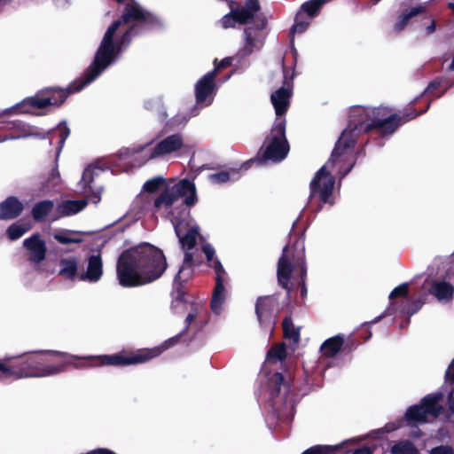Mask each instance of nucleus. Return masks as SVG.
<instances>
[{
    "mask_svg": "<svg viewBox=\"0 0 454 454\" xmlns=\"http://www.w3.org/2000/svg\"><path fill=\"white\" fill-rule=\"evenodd\" d=\"M429 454H454V450L448 445H440L433 448Z\"/></svg>",
    "mask_w": 454,
    "mask_h": 454,
    "instance_id": "nucleus-40",
    "label": "nucleus"
},
{
    "mask_svg": "<svg viewBox=\"0 0 454 454\" xmlns=\"http://www.w3.org/2000/svg\"><path fill=\"white\" fill-rule=\"evenodd\" d=\"M294 251L291 252V247L286 246L283 248L282 256L278 263V280L279 285L290 292L295 284L301 286V296L307 294V287L304 278L307 274L304 254V238L299 237L293 246Z\"/></svg>",
    "mask_w": 454,
    "mask_h": 454,
    "instance_id": "nucleus-7",
    "label": "nucleus"
},
{
    "mask_svg": "<svg viewBox=\"0 0 454 454\" xmlns=\"http://www.w3.org/2000/svg\"><path fill=\"white\" fill-rule=\"evenodd\" d=\"M429 106L430 103L423 111H411L402 116L389 114L385 107H351L347 129L342 131L336 142L328 161L315 174L309 184L308 206L312 207L317 203L318 206L316 211L318 212L325 204H334L333 192L335 177L342 179L353 168L356 160L354 147L362 134L374 129L381 137L390 136L401 123L422 114Z\"/></svg>",
    "mask_w": 454,
    "mask_h": 454,
    "instance_id": "nucleus-1",
    "label": "nucleus"
},
{
    "mask_svg": "<svg viewBox=\"0 0 454 454\" xmlns=\"http://www.w3.org/2000/svg\"><path fill=\"white\" fill-rule=\"evenodd\" d=\"M417 98H414V100L411 102L412 104L416 103Z\"/></svg>",
    "mask_w": 454,
    "mask_h": 454,
    "instance_id": "nucleus-56",
    "label": "nucleus"
},
{
    "mask_svg": "<svg viewBox=\"0 0 454 454\" xmlns=\"http://www.w3.org/2000/svg\"><path fill=\"white\" fill-rule=\"evenodd\" d=\"M103 274V262L99 253L91 254L88 258V266L84 273L79 276V279L82 281H87L90 283L98 282Z\"/></svg>",
    "mask_w": 454,
    "mask_h": 454,
    "instance_id": "nucleus-24",
    "label": "nucleus"
},
{
    "mask_svg": "<svg viewBox=\"0 0 454 454\" xmlns=\"http://www.w3.org/2000/svg\"><path fill=\"white\" fill-rule=\"evenodd\" d=\"M391 454H421L417 447L409 440L395 442L390 449Z\"/></svg>",
    "mask_w": 454,
    "mask_h": 454,
    "instance_id": "nucleus-34",
    "label": "nucleus"
},
{
    "mask_svg": "<svg viewBox=\"0 0 454 454\" xmlns=\"http://www.w3.org/2000/svg\"><path fill=\"white\" fill-rule=\"evenodd\" d=\"M165 182V179L162 176H155L147 180L144 184V190L153 192L159 189V187Z\"/></svg>",
    "mask_w": 454,
    "mask_h": 454,
    "instance_id": "nucleus-38",
    "label": "nucleus"
},
{
    "mask_svg": "<svg viewBox=\"0 0 454 454\" xmlns=\"http://www.w3.org/2000/svg\"><path fill=\"white\" fill-rule=\"evenodd\" d=\"M286 118L275 121L270 135L264 141L263 157L274 162L283 160L289 153V144L286 137Z\"/></svg>",
    "mask_w": 454,
    "mask_h": 454,
    "instance_id": "nucleus-12",
    "label": "nucleus"
},
{
    "mask_svg": "<svg viewBox=\"0 0 454 454\" xmlns=\"http://www.w3.org/2000/svg\"><path fill=\"white\" fill-rule=\"evenodd\" d=\"M231 12L225 14L220 20L223 28L234 27L237 23L246 24L253 20L260 9L257 0H247L246 4H236L230 2Z\"/></svg>",
    "mask_w": 454,
    "mask_h": 454,
    "instance_id": "nucleus-15",
    "label": "nucleus"
},
{
    "mask_svg": "<svg viewBox=\"0 0 454 454\" xmlns=\"http://www.w3.org/2000/svg\"><path fill=\"white\" fill-rule=\"evenodd\" d=\"M408 284L403 283L394 288V290L389 294V299L393 300L396 297L406 296L408 294Z\"/></svg>",
    "mask_w": 454,
    "mask_h": 454,
    "instance_id": "nucleus-39",
    "label": "nucleus"
},
{
    "mask_svg": "<svg viewBox=\"0 0 454 454\" xmlns=\"http://www.w3.org/2000/svg\"><path fill=\"white\" fill-rule=\"evenodd\" d=\"M292 94V89L286 87H281L271 94L270 101L275 109V121H278L279 118H285V114L290 106Z\"/></svg>",
    "mask_w": 454,
    "mask_h": 454,
    "instance_id": "nucleus-21",
    "label": "nucleus"
},
{
    "mask_svg": "<svg viewBox=\"0 0 454 454\" xmlns=\"http://www.w3.org/2000/svg\"><path fill=\"white\" fill-rule=\"evenodd\" d=\"M445 380L454 384V359L445 372Z\"/></svg>",
    "mask_w": 454,
    "mask_h": 454,
    "instance_id": "nucleus-43",
    "label": "nucleus"
},
{
    "mask_svg": "<svg viewBox=\"0 0 454 454\" xmlns=\"http://www.w3.org/2000/svg\"><path fill=\"white\" fill-rule=\"evenodd\" d=\"M217 69L204 74L195 84V98L196 106L191 110V116H196L199 114L200 109L210 106L217 91V86L215 82V78L217 73Z\"/></svg>",
    "mask_w": 454,
    "mask_h": 454,
    "instance_id": "nucleus-14",
    "label": "nucleus"
},
{
    "mask_svg": "<svg viewBox=\"0 0 454 454\" xmlns=\"http://www.w3.org/2000/svg\"><path fill=\"white\" fill-rule=\"evenodd\" d=\"M447 406L450 411V416L454 417V388L448 395Z\"/></svg>",
    "mask_w": 454,
    "mask_h": 454,
    "instance_id": "nucleus-44",
    "label": "nucleus"
},
{
    "mask_svg": "<svg viewBox=\"0 0 454 454\" xmlns=\"http://www.w3.org/2000/svg\"><path fill=\"white\" fill-rule=\"evenodd\" d=\"M184 197V203L192 207L198 201L196 187L193 182L184 178L167 186L153 201V212L170 219L176 237L184 250L192 249L199 235V226L188 217L178 219L172 215V206Z\"/></svg>",
    "mask_w": 454,
    "mask_h": 454,
    "instance_id": "nucleus-5",
    "label": "nucleus"
},
{
    "mask_svg": "<svg viewBox=\"0 0 454 454\" xmlns=\"http://www.w3.org/2000/svg\"><path fill=\"white\" fill-rule=\"evenodd\" d=\"M68 355L58 351H38L30 356L19 368L8 366L0 359V380L14 376L16 378L48 377L59 373L68 364L64 360Z\"/></svg>",
    "mask_w": 454,
    "mask_h": 454,
    "instance_id": "nucleus-6",
    "label": "nucleus"
},
{
    "mask_svg": "<svg viewBox=\"0 0 454 454\" xmlns=\"http://www.w3.org/2000/svg\"><path fill=\"white\" fill-rule=\"evenodd\" d=\"M145 106L147 108H153V106H151V102L150 101L145 102Z\"/></svg>",
    "mask_w": 454,
    "mask_h": 454,
    "instance_id": "nucleus-54",
    "label": "nucleus"
},
{
    "mask_svg": "<svg viewBox=\"0 0 454 454\" xmlns=\"http://www.w3.org/2000/svg\"><path fill=\"white\" fill-rule=\"evenodd\" d=\"M55 1L58 3H60V4H65L67 2V0H55Z\"/></svg>",
    "mask_w": 454,
    "mask_h": 454,
    "instance_id": "nucleus-55",
    "label": "nucleus"
},
{
    "mask_svg": "<svg viewBox=\"0 0 454 454\" xmlns=\"http://www.w3.org/2000/svg\"><path fill=\"white\" fill-rule=\"evenodd\" d=\"M7 140H12L10 136H0V143L7 141Z\"/></svg>",
    "mask_w": 454,
    "mask_h": 454,
    "instance_id": "nucleus-51",
    "label": "nucleus"
},
{
    "mask_svg": "<svg viewBox=\"0 0 454 454\" xmlns=\"http://www.w3.org/2000/svg\"><path fill=\"white\" fill-rule=\"evenodd\" d=\"M174 342L175 339H170L165 341V343L160 347H156L153 349L141 350L138 353L130 356L114 354L98 356H88L87 358L98 361V365L125 366L129 364H137L158 356L163 350H166L171 347Z\"/></svg>",
    "mask_w": 454,
    "mask_h": 454,
    "instance_id": "nucleus-13",
    "label": "nucleus"
},
{
    "mask_svg": "<svg viewBox=\"0 0 454 454\" xmlns=\"http://www.w3.org/2000/svg\"><path fill=\"white\" fill-rule=\"evenodd\" d=\"M311 22V18L305 15L302 12H298L296 14L294 24L291 28V34L304 32Z\"/></svg>",
    "mask_w": 454,
    "mask_h": 454,
    "instance_id": "nucleus-37",
    "label": "nucleus"
},
{
    "mask_svg": "<svg viewBox=\"0 0 454 454\" xmlns=\"http://www.w3.org/2000/svg\"><path fill=\"white\" fill-rule=\"evenodd\" d=\"M380 0H370L367 4H366V7H371L372 5H375L377 4Z\"/></svg>",
    "mask_w": 454,
    "mask_h": 454,
    "instance_id": "nucleus-50",
    "label": "nucleus"
},
{
    "mask_svg": "<svg viewBox=\"0 0 454 454\" xmlns=\"http://www.w3.org/2000/svg\"><path fill=\"white\" fill-rule=\"evenodd\" d=\"M436 29V27H435V22L434 20H432L430 25H428L427 27H426V33L427 35H431L433 34Z\"/></svg>",
    "mask_w": 454,
    "mask_h": 454,
    "instance_id": "nucleus-48",
    "label": "nucleus"
},
{
    "mask_svg": "<svg viewBox=\"0 0 454 454\" xmlns=\"http://www.w3.org/2000/svg\"><path fill=\"white\" fill-rule=\"evenodd\" d=\"M104 169L99 166L98 162L89 165L83 171L82 179L78 183L79 188L84 193H90V200L94 204H98L101 200L103 188L101 186L93 187L92 183L94 178L98 176Z\"/></svg>",
    "mask_w": 454,
    "mask_h": 454,
    "instance_id": "nucleus-18",
    "label": "nucleus"
},
{
    "mask_svg": "<svg viewBox=\"0 0 454 454\" xmlns=\"http://www.w3.org/2000/svg\"><path fill=\"white\" fill-rule=\"evenodd\" d=\"M78 262L74 257L61 259L59 274L67 280H74L77 277Z\"/></svg>",
    "mask_w": 454,
    "mask_h": 454,
    "instance_id": "nucleus-28",
    "label": "nucleus"
},
{
    "mask_svg": "<svg viewBox=\"0 0 454 454\" xmlns=\"http://www.w3.org/2000/svg\"><path fill=\"white\" fill-rule=\"evenodd\" d=\"M425 9L426 8L423 5H419V6L412 7L409 10H404L400 14V16L398 17V19L394 26L395 30L397 32L402 31L406 27V25L408 24V22L410 21V20L411 18L424 12Z\"/></svg>",
    "mask_w": 454,
    "mask_h": 454,
    "instance_id": "nucleus-30",
    "label": "nucleus"
},
{
    "mask_svg": "<svg viewBox=\"0 0 454 454\" xmlns=\"http://www.w3.org/2000/svg\"><path fill=\"white\" fill-rule=\"evenodd\" d=\"M201 249L206 255L208 265L213 268L215 272V286L212 294L210 306L212 311L219 315L223 309V304L228 294L224 286V283L227 281V274L221 262L215 257V250L210 244H203Z\"/></svg>",
    "mask_w": 454,
    "mask_h": 454,
    "instance_id": "nucleus-11",
    "label": "nucleus"
},
{
    "mask_svg": "<svg viewBox=\"0 0 454 454\" xmlns=\"http://www.w3.org/2000/svg\"><path fill=\"white\" fill-rule=\"evenodd\" d=\"M423 303H424V301L421 300V299L413 301L411 303V305L409 306L406 313L409 314V315L415 314L416 312H418L421 309Z\"/></svg>",
    "mask_w": 454,
    "mask_h": 454,
    "instance_id": "nucleus-42",
    "label": "nucleus"
},
{
    "mask_svg": "<svg viewBox=\"0 0 454 454\" xmlns=\"http://www.w3.org/2000/svg\"><path fill=\"white\" fill-rule=\"evenodd\" d=\"M410 436L415 439H418L421 436V432L419 429L412 430L410 433Z\"/></svg>",
    "mask_w": 454,
    "mask_h": 454,
    "instance_id": "nucleus-49",
    "label": "nucleus"
},
{
    "mask_svg": "<svg viewBox=\"0 0 454 454\" xmlns=\"http://www.w3.org/2000/svg\"><path fill=\"white\" fill-rule=\"evenodd\" d=\"M75 232L69 230H59L53 233V238L60 244H78L82 242L79 238H74Z\"/></svg>",
    "mask_w": 454,
    "mask_h": 454,
    "instance_id": "nucleus-36",
    "label": "nucleus"
},
{
    "mask_svg": "<svg viewBox=\"0 0 454 454\" xmlns=\"http://www.w3.org/2000/svg\"><path fill=\"white\" fill-rule=\"evenodd\" d=\"M183 146L184 140L182 135L173 134L157 143L150 141L131 147L121 148L119 152V157L120 159L133 158L136 165L143 166L151 160L164 158L177 153Z\"/></svg>",
    "mask_w": 454,
    "mask_h": 454,
    "instance_id": "nucleus-8",
    "label": "nucleus"
},
{
    "mask_svg": "<svg viewBox=\"0 0 454 454\" xmlns=\"http://www.w3.org/2000/svg\"><path fill=\"white\" fill-rule=\"evenodd\" d=\"M374 451V448L370 446H363L361 448H357L353 451L352 454H372Z\"/></svg>",
    "mask_w": 454,
    "mask_h": 454,
    "instance_id": "nucleus-45",
    "label": "nucleus"
},
{
    "mask_svg": "<svg viewBox=\"0 0 454 454\" xmlns=\"http://www.w3.org/2000/svg\"><path fill=\"white\" fill-rule=\"evenodd\" d=\"M87 206V201L84 200H63L56 207L57 215L54 220L75 215L81 212Z\"/></svg>",
    "mask_w": 454,
    "mask_h": 454,
    "instance_id": "nucleus-27",
    "label": "nucleus"
},
{
    "mask_svg": "<svg viewBox=\"0 0 454 454\" xmlns=\"http://www.w3.org/2000/svg\"><path fill=\"white\" fill-rule=\"evenodd\" d=\"M443 82H444L443 80L441 78H437V79L432 81L431 82H429L427 87L425 89L423 94H428V93L434 91L441 85H442Z\"/></svg>",
    "mask_w": 454,
    "mask_h": 454,
    "instance_id": "nucleus-41",
    "label": "nucleus"
},
{
    "mask_svg": "<svg viewBox=\"0 0 454 454\" xmlns=\"http://www.w3.org/2000/svg\"><path fill=\"white\" fill-rule=\"evenodd\" d=\"M126 3L120 19L114 21L106 31L96 51L94 59L83 74L71 83L67 90L46 89L35 96L27 98L12 108L20 113H29L33 109H42L48 106H60L74 92L82 90L95 81L108 67L115 63L127 49L132 38L153 28L159 24L158 19L134 0H116Z\"/></svg>",
    "mask_w": 454,
    "mask_h": 454,
    "instance_id": "nucleus-2",
    "label": "nucleus"
},
{
    "mask_svg": "<svg viewBox=\"0 0 454 454\" xmlns=\"http://www.w3.org/2000/svg\"><path fill=\"white\" fill-rule=\"evenodd\" d=\"M23 209V203L18 198L10 196L0 203V219H15L22 213Z\"/></svg>",
    "mask_w": 454,
    "mask_h": 454,
    "instance_id": "nucleus-25",
    "label": "nucleus"
},
{
    "mask_svg": "<svg viewBox=\"0 0 454 454\" xmlns=\"http://www.w3.org/2000/svg\"><path fill=\"white\" fill-rule=\"evenodd\" d=\"M266 22L265 18L258 17L253 26L245 27L241 47L234 57L224 58L218 65H215V68L218 67L217 72L221 68L231 66L233 60H236L239 66L247 67L246 59L254 51H260L264 45Z\"/></svg>",
    "mask_w": 454,
    "mask_h": 454,
    "instance_id": "nucleus-9",
    "label": "nucleus"
},
{
    "mask_svg": "<svg viewBox=\"0 0 454 454\" xmlns=\"http://www.w3.org/2000/svg\"><path fill=\"white\" fill-rule=\"evenodd\" d=\"M286 356L285 344L276 345L268 351L262 366V372L265 374L266 383L258 394V402L264 403V408L269 412L266 422L270 429H272V425L270 422L271 418L282 420L286 416L283 410L290 413L294 406L291 387L284 381L282 373L275 372L270 375L272 367L282 364Z\"/></svg>",
    "mask_w": 454,
    "mask_h": 454,
    "instance_id": "nucleus-4",
    "label": "nucleus"
},
{
    "mask_svg": "<svg viewBox=\"0 0 454 454\" xmlns=\"http://www.w3.org/2000/svg\"><path fill=\"white\" fill-rule=\"evenodd\" d=\"M443 394L437 391L428 394L419 404L411 406L405 412L406 424L416 427L420 424L429 423L437 419L444 411L442 405Z\"/></svg>",
    "mask_w": 454,
    "mask_h": 454,
    "instance_id": "nucleus-10",
    "label": "nucleus"
},
{
    "mask_svg": "<svg viewBox=\"0 0 454 454\" xmlns=\"http://www.w3.org/2000/svg\"><path fill=\"white\" fill-rule=\"evenodd\" d=\"M11 125L10 129L12 130V133L10 135V137L12 140L34 137L41 139L49 138L50 145H52L53 140L59 137V126L56 129L49 130L47 133H43L41 132L38 128L30 126L21 120H14L11 122Z\"/></svg>",
    "mask_w": 454,
    "mask_h": 454,
    "instance_id": "nucleus-17",
    "label": "nucleus"
},
{
    "mask_svg": "<svg viewBox=\"0 0 454 454\" xmlns=\"http://www.w3.org/2000/svg\"><path fill=\"white\" fill-rule=\"evenodd\" d=\"M167 266L160 249L143 243L121 254L117 262V278L123 287L140 286L160 278Z\"/></svg>",
    "mask_w": 454,
    "mask_h": 454,
    "instance_id": "nucleus-3",
    "label": "nucleus"
},
{
    "mask_svg": "<svg viewBox=\"0 0 454 454\" xmlns=\"http://www.w3.org/2000/svg\"><path fill=\"white\" fill-rule=\"evenodd\" d=\"M171 308L176 314H182L187 312L184 320V328L182 333L188 330L192 325L198 326L200 322H202L205 315L204 305L201 302L187 301L184 295L180 294L173 299Z\"/></svg>",
    "mask_w": 454,
    "mask_h": 454,
    "instance_id": "nucleus-16",
    "label": "nucleus"
},
{
    "mask_svg": "<svg viewBox=\"0 0 454 454\" xmlns=\"http://www.w3.org/2000/svg\"><path fill=\"white\" fill-rule=\"evenodd\" d=\"M30 229V223L18 221L8 227L6 234L11 240H16L22 237Z\"/></svg>",
    "mask_w": 454,
    "mask_h": 454,
    "instance_id": "nucleus-35",
    "label": "nucleus"
},
{
    "mask_svg": "<svg viewBox=\"0 0 454 454\" xmlns=\"http://www.w3.org/2000/svg\"><path fill=\"white\" fill-rule=\"evenodd\" d=\"M12 0H0V5L1 6H4L6 4H8L9 3H11Z\"/></svg>",
    "mask_w": 454,
    "mask_h": 454,
    "instance_id": "nucleus-52",
    "label": "nucleus"
},
{
    "mask_svg": "<svg viewBox=\"0 0 454 454\" xmlns=\"http://www.w3.org/2000/svg\"><path fill=\"white\" fill-rule=\"evenodd\" d=\"M394 306V303H391L390 304V307L380 316H379L378 317H376L374 320H372V324H375L377 322H379L383 317L385 316H387V315H390L391 312H390V309H391V307Z\"/></svg>",
    "mask_w": 454,
    "mask_h": 454,
    "instance_id": "nucleus-47",
    "label": "nucleus"
},
{
    "mask_svg": "<svg viewBox=\"0 0 454 454\" xmlns=\"http://www.w3.org/2000/svg\"><path fill=\"white\" fill-rule=\"evenodd\" d=\"M451 86H452V83L449 84V85L445 88V90H444L441 94H439V95L437 96V98L442 97V95L447 91V90H449Z\"/></svg>",
    "mask_w": 454,
    "mask_h": 454,
    "instance_id": "nucleus-53",
    "label": "nucleus"
},
{
    "mask_svg": "<svg viewBox=\"0 0 454 454\" xmlns=\"http://www.w3.org/2000/svg\"><path fill=\"white\" fill-rule=\"evenodd\" d=\"M58 132H59V137H58V142H57L58 146H57V152H56V157H55V166L48 177L47 188L43 190L44 192H49L51 190V188L56 186L59 183V180H60V174L58 169V160H59V154L62 151V148L64 146V144L70 134V129L67 126L66 123H59Z\"/></svg>",
    "mask_w": 454,
    "mask_h": 454,
    "instance_id": "nucleus-19",
    "label": "nucleus"
},
{
    "mask_svg": "<svg viewBox=\"0 0 454 454\" xmlns=\"http://www.w3.org/2000/svg\"><path fill=\"white\" fill-rule=\"evenodd\" d=\"M54 203L52 200H45L35 203L32 208L33 218L37 222L45 221L48 215L52 211Z\"/></svg>",
    "mask_w": 454,
    "mask_h": 454,
    "instance_id": "nucleus-29",
    "label": "nucleus"
},
{
    "mask_svg": "<svg viewBox=\"0 0 454 454\" xmlns=\"http://www.w3.org/2000/svg\"><path fill=\"white\" fill-rule=\"evenodd\" d=\"M240 177L239 170L231 168L229 170H223L216 173L210 174L208 180L212 184H221L229 181H236Z\"/></svg>",
    "mask_w": 454,
    "mask_h": 454,
    "instance_id": "nucleus-32",
    "label": "nucleus"
},
{
    "mask_svg": "<svg viewBox=\"0 0 454 454\" xmlns=\"http://www.w3.org/2000/svg\"><path fill=\"white\" fill-rule=\"evenodd\" d=\"M23 246L27 250L28 261L32 263L38 264L45 259L46 245L38 233L24 239Z\"/></svg>",
    "mask_w": 454,
    "mask_h": 454,
    "instance_id": "nucleus-20",
    "label": "nucleus"
},
{
    "mask_svg": "<svg viewBox=\"0 0 454 454\" xmlns=\"http://www.w3.org/2000/svg\"><path fill=\"white\" fill-rule=\"evenodd\" d=\"M343 345V339L340 335H336L326 340L320 348L323 356L327 357L334 356Z\"/></svg>",
    "mask_w": 454,
    "mask_h": 454,
    "instance_id": "nucleus-31",
    "label": "nucleus"
},
{
    "mask_svg": "<svg viewBox=\"0 0 454 454\" xmlns=\"http://www.w3.org/2000/svg\"><path fill=\"white\" fill-rule=\"evenodd\" d=\"M428 293L439 301L447 302L453 298L454 286L445 280H434L430 283Z\"/></svg>",
    "mask_w": 454,
    "mask_h": 454,
    "instance_id": "nucleus-26",
    "label": "nucleus"
},
{
    "mask_svg": "<svg viewBox=\"0 0 454 454\" xmlns=\"http://www.w3.org/2000/svg\"><path fill=\"white\" fill-rule=\"evenodd\" d=\"M276 298L274 296L259 297L255 304V313L261 325L270 323L275 312Z\"/></svg>",
    "mask_w": 454,
    "mask_h": 454,
    "instance_id": "nucleus-23",
    "label": "nucleus"
},
{
    "mask_svg": "<svg viewBox=\"0 0 454 454\" xmlns=\"http://www.w3.org/2000/svg\"><path fill=\"white\" fill-rule=\"evenodd\" d=\"M283 330L285 338L294 346H296L300 340V329L295 327L291 317H286L283 321Z\"/></svg>",
    "mask_w": 454,
    "mask_h": 454,
    "instance_id": "nucleus-33",
    "label": "nucleus"
},
{
    "mask_svg": "<svg viewBox=\"0 0 454 454\" xmlns=\"http://www.w3.org/2000/svg\"><path fill=\"white\" fill-rule=\"evenodd\" d=\"M399 427H400V423H397V424L391 423V424L386 425L384 427V430H385V432L389 433V432L398 429Z\"/></svg>",
    "mask_w": 454,
    "mask_h": 454,
    "instance_id": "nucleus-46",
    "label": "nucleus"
},
{
    "mask_svg": "<svg viewBox=\"0 0 454 454\" xmlns=\"http://www.w3.org/2000/svg\"><path fill=\"white\" fill-rule=\"evenodd\" d=\"M196 262L197 260L194 258L193 253L185 252L183 265L179 269L174 279V288L177 292V295L179 294L181 295H184V294L180 290L182 283L188 281L190 278L192 276L193 265Z\"/></svg>",
    "mask_w": 454,
    "mask_h": 454,
    "instance_id": "nucleus-22",
    "label": "nucleus"
}]
</instances>
